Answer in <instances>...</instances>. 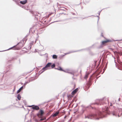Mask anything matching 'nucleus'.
I'll return each mask as SVG.
<instances>
[{
  "mask_svg": "<svg viewBox=\"0 0 122 122\" xmlns=\"http://www.w3.org/2000/svg\"><path fill=\"white\" fill-rule=\"evenodd\" d=\"M32 71H31L29 72H25L22 74V76H25L27 75L28 74L31 72Z\"/></svg>",
  "mask_w": 122,
  "mask_h": 122,
  "instance_id": "15",
  "label": "nucleus"
},
{
  "mask_svg": "<svg viewBox=\"0 0 122 122\" xmlns=\"http://www.w3.org/2000/svg\"><path fill=\"white\" fill-rule=\"evenodd\" d=\"M112 114L113 115L115 116H116L117 115V114L116 112V111L115 110V111H113Z\"/></svg>",
  "mask_w": 122,
  "mask_h": 122,
  "instance_id": "17",
  "label": "nucleus"
},
{
  "mask_svg": "<svg viewBox=\"0 0 122 122\" xmlns=\"http://www.w3.org/2000/svg\"><path fill=\"white\" fill-rule=\"evenodd\" d=\"M97 16L98 17V20L99 19V16Z\"/></svg>",
  "mask_w": 122,
  "mask_h": 122,
  "instance_id": "35",
  "label": "nucleus"
},
{
  "mask_svg": "<svg viewBox=\"0 0 122 122\" xmlns=\"http://www.w3.org/2000/svg\"><path fill=\"white\" fill-rule=\"evenodd\" d=\"M111 41L107 40L106 41H103L102 42V44L100 45V46L98 47V48H102L103 47L102 45H104L106 43L108 42Z\"/></svg>",
  "mask_w": 122,
  "mask_h": 122,
  "instance_id": "4",
  "label": "nucleus"
},
{
  "mask_svg": "<svg viewBox=\"0 0 122 122\" xmlns=\"http://www.w3.org/2000/svg\"><path fill=\"white\" fill-rule=\"evenodd\" d=\"M27 2L26 0H25L23 1H20V3L23 5H24Z\"/></svg>",
  "mask_w": 122,
  "mask_h": 122,
  "instance_id": "13",
  "label": "nucleus"
},
{
  "mask_svg": "<svg viewBox=\"0 0 122 122\" xmlns=\"http://www.w3.org/2000/svg\"><path fill=\"white\" fill-rule=\"evenodd\" d=\"M31 48V47H30V48Z\"/></svg>",
  "mask_w": 122,
  "mask_h": 122,
  "instance_id": "41",
  "label": "nucleus"
},
{
  "mask_svg": "<svg viewBox=\"0 0 122 122\" xmlns=\"http://www.w3.org/2000/svg\"><path fill=\"white\" fill-rule=\"evenodd\" d=\"M59 112L58 111L56 112L55 114H52V116L53 117H54L56 116L59 113Z\"/></svg>",
  "mask_w": 122,
  "mask_h": 122,
  "instance_id": "12",
  "label": "nucleus"
},
{
  "mask_svg": "<svg viewBox=\"0 0 122 122\" xmlns=\"http://www.w3.org/2000/svg\"><path fill=\"white\" fill-rule=\"evenodd\" d=\"M59 68V70H60L61 71H63L64 70L62 69V68L61 67H58Z\"/></svg>",
  "mask_w": 122,
  "mask_h": 122,
  "instance_id": "26",
  "label": "nucleus"
},
{
  "mask_svg": "<svg viewBox=\"0 0 122 122\" xmlns=\"http://www.w3.org/2000/svg\"><path fill=\"white\" fill-rule=\"evenodd\" d=\"M51 68H53L55 67V65L54 64L53 65H51Z\"/></svg>",
  "mask_w": 122,
  "mask_h": 122,
  "instance_id": "27",
  "label": "nucleus"
},
{
  "mask_svg": "<svg viewBox=\"0 0 122 122\" xmlns=\"http://www.w3.org/2000/svg\"><path fill=\"white\" fill-rule=\"evenodd\" d=\"M32 108L33 110H37L39 109V107L37 105H33V107H32Z\"/></svg>",
  "mask_w": 122,
  "mask_h": 122,
  "instance_id": "8",
  "label": "nucleus"
},
{
  "mask_svg": "<svg viewBox=\"0 0 122 122\" xmlns=\"http://www.w3.org/2000/svg\"><path fill=\"white\" fill-rule=\"evenodd\" d=\"M102 112H99L98 113L93 114H89L86 116L85 114V118H87L88 119L99 120L101 118L105 117L106 115L108 114V108L105 107V108H102Z\"/></svg>",
  "mask_w": 122,
  "mask_h": 122,
  "instance_id": "1",
  "label": "nucleus"
},
{
  "mask_svg": "<svg viewBox=\"0 0 122 122\" xmlns=\"http://www.w3.org/2000/svg\"><path fill=\"white\" fill-rule=\"evenodd\" d=\"M30 82V81H26L24 84V86H25V85H26V84H27V83H29Z\"/></svg>",
  "mask_w": 122,
  "mask_h": 122,
  "instance_id": "24",
  "label": "nucleus"
},
{
  "mask_svg": "<svg viewBox=\"0 0 122 122\" xmlns=\"http://www.w3.org/2000/svg\"><path fill=\"white\" fill-rule=\"evenodd\" d=\"M17 98L19 100H20V99L21 97L18 94L17 97Z\"/></svg>",
  "mask_w": 122,
  "mask_h": 122,
  "instance_id": "23",
  "label": "nucleus"
},
{
  "mask_svg": "<svg viewBox=\"0 0 122 122\" xmlns=\"http://www.w3.org/2000/svg\"><path fill=\"white\" fill-rule=\"evenodd\" d=\"M32 71H31L29 72H25L22 74V76H25L27 75L28 74L31 72Z\"/></svg>",
  "mask_w": 122,
  "mask_h": 122,
  "instance_id": "16",
  "label": "nucleus"
},
{
  "mask_svg": "<svg viewBox=\"0 0 122 122\" xmlns=\"http://www.w3.org/2000/svg\"><path fill=\"white\" fill-rule=\"evenodd\" d=\"M112 103H110V106H112Z\"/></svg>",
  "mask_w": 122,
  "mask_h": 122,
  "instance_id": "33",
  "label": "nucleus"
},
{
  "mask_svg": "<svg viewBox=\"0 0 122 122\" xmlns=\"http://www.w3.org/2000/svg\"><path fill=\"white\" fill-rule=\"evenodd\" d=\"M89 74V73H86L85 75V76L84 77V78L85 79H86L88 77V75Z\"/></svg>",
  "mask_w": 122,
  "mask_h": 122,
  "instance_id": "22",
  "label": "nucleus"
},
{
  "mask_svg": "<svg viewBox=\"0 0 122 122\" xmlns=\"http://www.w3.org/2000/svg\"><path fill=\"white\" fill-rule=\"evenodd\" d=\"M33 15L34 16H35V18H36L37 19L38 18L37 17L38 15H37V14H35L34 13V14H33Z\"/></svg>",
  "mask_w": 122,
  "mask_h": 122,
  "instance_id": "25",
  "label": "nucleus"
},
{
  "mask_svg": "<svg viewBox=\"0 0 122 122\" xmlns=\"http://www.w3.org/2000/svg\"><path fill=\"white\" fill-rule=\"evenodd\" d=\"M120 100H121V99H120V98H119V99H118V101H120Z\"/></svg>",
  "mask_w": 122,
  "mask_h": 122,
  "instance_id": "34",
  "label": "nucleus"
},
{
  "mask_svg": "<svg viewBox=\"0 0 122 122\" xmlns=\"http://www.w3.org/2000/svg\"><path fill=\"white\" fill-rule=\"evenodd\" d=\"M57 56L56 55H54L52 56V58L54 59H56L57 58Z\"/></svg>",
  "mask_w": 122,
  "mask_h": 122,
  "instance_id": "20",
  "label": "nucleus"
},
{
  "mask_svg": "<svg viewBox=\"0 0 122 122\" xmlns=\"http://www.w3.org/2000/svg\"><path fill=\"white\" fill-rule=\"evenodd\" d=\"M55 69H57V70H59V69L58 68H55Z\"/></svg>",
  "mask_w": 122,
  "mask_h": 122,
  "instance_id": "31",
  "label": "nucleus"
},
{
  "mask_svg": "<svg viewBox=\"0 0 122 122\" xmlns=\"http://www.w3.org/2000/svg\"><path fill=\"white\" fill-rule=\"evenodd\" d=\"M71 51L69 52V53H65V55H66L67 54H69V53H71L76 52L77 51Z\"/></svg>",
  "mask_w": 122,
  "mask_h": 122,
  "instance_id": "21",
  "label": "nucleus"
},
{
  "mask_svg": "<svg viewBox=\"0 0 122 122\" xmlns=\"http://www.w3.org/2000/svg\"><path fill=\"white\" fill-rule=\"evenodd\" d=\"M102 10H101V11H98V14H99V15H100V13L101 12V11Z\"/></svg>",
  "mask_w": 122,
  "mask_h": 122,
  "instance_id": "30",
  "label": "nucleus"
},
{
  "mask_svg": "<svg viewBox=\"0 0 122 122\" xmlns=\"http://www.w3.org/2000/svg\"><path fill=\"white\" fill-rule=\"evenodd\" d=\"M39 112L40 113L41 115V117H42L44 113V111L42 110H40L39 111Z\"/></svg>",
  "mask_w": 122,
  "mask_h": 122,
  "instance_id": "9",
  "label": "nucleus"
},
{
  "mask_svg": "<svg viewBox=\"0 0 122 122\" xmlns=\"http://www.w3.org/2000/svg\"><path fill=\"white\" fill-rule=\"evenodd\" d=\"M23 87V86H21L20 88L17 91V93H19L21 91V90L22 89Z\"/></svg>",
  "mask_w": 122,
  "mask_h": 122,
  "instance_id": "18",
  "label": "nucleus"
},
{
  "mask_svg": "<svg viewBox=\"0 0 122 122\" xmlns=\"http://www.w3.org/2000/svg\"><path fill=\"white\" fill-rule=\"evenodd\" d=\"M60 10H63L64 11H66V9L64 7H61L60 9Z\"/></svg>",
  "mask_w": 122,
  "mask_h": 122,
  "instance_id": "19",
  "label": "nucleus"
},
{
  "mask_svg": "<svg viewBox=\"0 0 122 122\" xmlns=\"http://www.w3.org/2000/svg\"><path fill=\"white\" fill-rule=\"evenodd\" d=\"M104 72V71L103 72Z\"/></svg>",
  "mask_w": 122,
  "mask_h": 122,
  "instance_id": "42",
  "label": "nucleus"
},
{
  "mask_svg": "<svg viewBox=\"0 0 122 122\" xmlns=\"http://www.w3.org/2000/svg\"><path fill=\"white\" fill-rule=\"evenodd\" d=\"M16 46L15 49L16 50H19L23 46V45L20 43H18Z\"/></svg>",
  "mask_w": 122,
  "mask_h": 122,
  "instance_id": "3",
  "label": "nucleus"
},
{
  "mask_svg": "<svg viewBox=\"0 0 122 122\" xmlns=\"http://www.w3.org/2000/svg\"><path fill=\"white\" fill-rule=\"evenodd\" d=\"M81 107H82V108L81 109V112L82 114L84 112L86 109L88 108V107H86L83 105L81 106Z\"/></svg>",
  "mask_w": 122,
  "mask_h": 122,
  "instance_id": "5",
  "label": "nucleus"
},
{
  "mask_svg": "<svg viewBox=\"0 0 122 122\" xmlns=\"http://www.w3.org/2000/svg\"><path fill=\"white\" fill-rule=\"evenodd\" d=\"M58 21H54V22H58Z\"/></svg>",
  "mask_w": 122,
  "mask_h": 122,
  "instance_id": "39",
  "label": "nucleus"
},
{
  "mask_svg": "<svg viewBox=\"0 0 122 122\" xmlns=\"http://www.w3.org/2000/svg\"><path fill=\"white\" fill-rule=\"evenodd\" d=\"M102 100L103 99H102L97 100L96 101V103H95L94 104H97V105L100 104L101 105V102H102Z\"/></svg>",
  "mask_w": 122,
  "mask_h": 122,
  "instance_id": "6",
  "label": "nucleus"
},
{
  "mask_svg": "<svg viewBox=\"0 0 122 122\" xmlns=\"http://www.w3.org/2000/svg\"><path fill=\"white\" fill-rule=\"evenodd\" d=\"M118 115V117H120V116H119V115Z\"/></svg>",
  "mask_w": 122,
  "mask_h": 122,
  "instance_id": "37",
  "label": "nucleus"
},
{
  "mask_svg": "<svg viewBox=\"0 0 122 122\" xmlns=\"http://www.w3.org/2000/svg\"><path fill=\"white\" fill-rule=\"evenodd\" d=\"M51 64L52 63H48L46 65L45 67L43 68L41 70V71H42V72H43L45 71L48 69V68L51 66Z\"/></svg>",
  "mask_w": 122,
  "mask_h": 122,
  "instance_id": "2",
  "label": "nucleus"
},
{
  "mask_svg": "<svg viewBox=\"0 0 122 122\" xmlns=\"http://www.w3.org/2000/svg\"><path fill=\"white\" fill-rule=\"evenodd\" d=\"M37 116L38 117H39L41 118V119L40 120V121H42L45 120L46 119V117H44L43 118H42V117H41V115L40 113L39 112L37 114Z\"/></svg>",
  "mask_w": 122,
  "mask_h": 122,
  "instance_id": "7",
  "label": "nucleus"
},
{
  "mask_svg": "<svg viewBox=\"0 0 122 122\" xmlns=\"http://www.w3.org/2000/svg\"><path fill=\"white\" fill-rule=\"evenodd\" d=\"M20 6L21 7L23 8H24V9L26 10H29V9H28L27 7L26 8V6H23V5H20Z\"/></svg>",
  "mask_w": 122,
  "mask_h": 122,
  "instance_id": "14",
  "label": "nucleus"
},
{
  "mask_svg": "<svg viewBox=\"0 0 122 122\" xmlns=\"http://www.w3.org/2000/svg\"><path fill=\"white\" fill-rule=\"evenodd\" d=\"M78 90L77 88H76L72 92L71 94L72 95H74L75 94Z\"/></svg>",
  "mask_w": 122,
  "mask_h": 122,
  "instance_id": "11",
  "label": "nucleus"
},
{
  "mask_svg": "<svg viewBox=\"0 0 122 122\" xmlns=\"http://www.w3.org/2000/svg\"><path fill=\"white\" fill-rule=\"evenodd\" d=\"M16 46L15 45V46H13L12 47L9 48V49H8V50H9L11 49H12V48H13V47L15 48L14 49L15 50V47Z\"/></svg>",
  "mask_w": 122,
  "mask_h": 122,
  "instance_id": "28",
  "label": "nucleus"
},
{
  "mask_svg": "<svg viewBox=\"0 0 122 122\" xmlns=\"http://www.w3.org/2000/svg\"><path fill=\"white\" fill-rule=\"evenodd\" d=\"M119 41H122V39H121V40H119Z\"/></svg>",
  "mask_w": 122,
  "mask_h": 122,
  "instance_id": "36",
  "label": "nucleus"
},
{
  "mask_svg": "<svg viewBox=\"0 0 122 122\" xmlns=\"http://www.w3.org/2000/svg\"><path fill=\"white\" fill-rule=\"evenodd\" d=\"M101 36H103V35H102Z\"/></svg>",
  "mask_w": 122,
  "mask_h": 122,
  "instance_id": "40",
  "label": "nucleus"
},
{
  "mask_svg": "<svg viewBox=\"0 0 122 122\" xmlns=\"http://www.w3.org/2000/svg\"><path fill=\"white\" fill-rule=\"evenodd\" d=\"M34 43V41H32L31 43H30V45H31L32 46V45Z\"/></svg>",
  "mask_w": 122,
  "mask_h": 122,
  "instance_id": "29",
  "label": "nucleus"
},
{
  "mask_svg": "<svg viewBox=\"0 0 122 122\" xmlns=\"http://www.w3.org/2000/svg\"><path fill=\"white\" fill-rule=\"evenodd\" d=\"M84 122H87V121H86Z\"/></svg>",
  "mask_w": 122,
  "mask_h": 122,
  "instance_id": "38",
  "label": "nucleus"
},
{
  "mask_svg": "<svg viewBox=\"0 0 122 122\" xmlns=\"http://www.w3.org/2000/svg\"><path fill=\"white\" fill-rule=\"evenodd\" d=\"M63 71H64L65 72H66L67 73L71 74H72L73 75V76H74V74L70 72V71L68 70H66V71L64 70Z\"/></svg>",
  "mask_w": 122,
  "mask_h": 122,
  "instance_id": "10",
  "label": "nucleus"
},
{
  "mask_svg": "<svg viewBox=\"0 0 122 122\" xmlns=\"http://www.w3.org/2000/svg\"><path fill=\"white\" fill-rule=\"evenodd\" d=\"M32 106L33 107V105H31V106H29L28 107H31Z\"/></svg>",
  "mask_w": 122,
  "mask_h": 122,
  "instance_id": "32",
  "label": "nucleus"
}]
</instances>
